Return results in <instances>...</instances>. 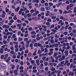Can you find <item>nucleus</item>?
Instances as JSON below:
<instances>
[{
    "label": "nucleus",
    "instance_id": "1",
    "mask_svg": "<svg viewBox=\"0 0 76 76\" xmlns=\"http://www.w3.org/2000/svg\"><path fill=\"white\" fill-rule=\"evenodd\" d=\"M65 59V56L63 55L61 58H60L59 59V61H63V60H64Z\"/></svg>",
    "mask_w": 76,
    "mask_h": 76
},
{
    "label": "nucleus",
    "instance_id": "2",
    "mask_svg": "<svg viewBox=\"0 0 76 76\" xmlns=\"http://www.w3.org/2000/svg\"><path fill=\"white\" fill-rule=\"evenodd\" d=\"M0 66H1V68L3 69H4L5 67H6V65L3 63H1Z\"/></svg>",
    "mask_w": 76,
    "mask_h": 76
},
{
    "label": "nucleus",
    "instance_id": "3",
    "mask_svg": "<svg viewBox=\"0 0 76 76\" xmlns=\"http://www.w3.org/2000/svg\"><path fill=\"white\" fill-rule=\"evenodd\" d=\"M18 72H19V71L16 70V69L14 71L13 73H14L15 76H16L17 75H18Z\"/></svg>",
    "mask_w": 76,
    "mask_h": 76
},
{
    "label": "nucleus",
    "instance_id": "4",
    "mask_svg": "<svg viewBox=\"0 0 76 76\" xmlns=\"http://www.w3.org/2000/svg\"><path fill=\"white\" fill-rule=\"evenodd\" d=\"M64 53H65V56L67 57L68 56V54H69V51L68 50L65 51Z\"/></svg>",
    "mask_w": 76,
    "mask_h": 76
},
{
    "label": "nucleus",
    "instance_id": "5",
    "mask_svg": "<svg viewBox=\"0 0 76 76\" xmlns=\"http://www.w3.org/2000/svg\"><path fill=\"white\" fill-rule=\"evenodd\" d=\"M74 72H71V71H70L69 73V76H73L74 75Z\"/></svg>",
    "mask_w": 76,
    "mask_h": 76
},
{
    "label": "nucleus",
    "instance_id": "6",
    "mask_svg": "<svg viewBox=\"0 0 76 76\" xmlns=\"http://www.w3.org/2000/svg\"><path fill=\"white\" fill-rule=\"evenodd\" d=\"M58 73V71L57 70H55V71L53 72H51V75H54V73Z\"/></svg>",
    "mask_w": 76,
    "mask_h": 76
},
{
    "label": "nucleus",
    "instance_id": "7",
    "mask_svg": "<svg viewBox=\"0 0 76 76\" xmlns=\"http://www.w3.org/2000/svg\"><path fill=\"white\" fill-rule=\"evenodd\" d=\"M45 8L44 7H42L41 8L40 10L41 12H44L45 10Z\"/></svg>",
    "mask_w": 76,
    "mask_h": 76
},
{
    "label": "nucleus",
    "instance_id": "8",
    "mask_svg": "<svg viewBox=\"0 0 76 76\" xmlns=\"http://www.w3.org/2000/svg\"><path fill=\"white\" fill-rule=\"evenodd\" d=\"M20 9L19 7H18L17 8L15 9L14 10L15 12H17L19 11V10Z\"/></svg>",
    "mask_w": 76,
    "mask_h": 76
},
{
    "label": "nucleus",
    "instance_id": "9",
    "mask_svg": "<svg viewBox=\"0 0 76 76\" xmlns=\"http://www.w3.org/2000/svg\"><path fill=\"white\" fill-rule=\"evenodd\" d=\"M45 8L46 10H50L51 9V8L49 7H46Z\"/></svg>",
    "mask_w": 76,
    "mask_h": 76
},
{
    "label": "nucleus",
    "instance_id": "10",
    "mask_svg": "<svg viewBox=\"0 0 76 76\" xmlns=\"http://www.w3.org/2000/svg\"><path fill=\"white\" fill-rule=\"evenodd\" d=\"M3 51H4V49L3 48H1L0 49V53L3 54Z\"/></svg>",
    "mask_w": 76,
    "mask_h": 76
},
{
    "label": "nucleus",
    "instance_id": "11",
    "mask_svg": "<svg viewBox=\"0 0 76 76\" xmlns=\"http://www.w3.org/2000/svg\"><path fill=\"white\" fill-rule=\"evenodd\" d=\"M72 50H76V47H75V45H72Z\"/></svg>",
    "mask_w": 76,
    "mask_h": 76
},
{
    "label": "nucleus",
    "instance_id": "12",
    "mask_svg": "<svg viewBox=\"0 0 76 76\" xmlns=\"http://www.w3.org/2000/svg\"><path fill=\"white\" fill-rule=\"evenodd\" d=\"M17 27H19L18 29H20L21 28V27H22V25L20 24H18L17 25Z\"/></svg>",
    "mask_w": 76,
    "mask_h": 76
},
{
    "label": "nucleus",
    "instance_id": "13",
    "mask_svg": "<svg viewBox=\"0 0 76 76\" xmlns=\"http://www.w3.org/2000/svg\"><path fill=\"white\" fill-rule=\"evenodd\" d=\"M69 61L68 60H66L65 62V64H64V65L65 66H67V64L69 63Z\"/></svg>",
    "mask_w": 76,
    "mask_h": 76
},
{
    "label": "nucleus",
    "instance_id": "14",
    "mask_svg": "<svg viewBox=\"0 0 76 76\" xmlns=\"http://www.w3.org/2000/svg\"><path fill=\"white\" fill-rule=\"evenodd\" d=\"M58 73L57 75V76H60V73H61V71L60 70H59L58 71Z\"/></svg>",
    "mask_w": 76,
    "mask_h": 76
},
{
    "label": "nucleus",
    "instance_id": "15",
    "mask_svg": "<svg viewBox=\"0 0 76 76\" xmlns=\"http://www.w3.org/2000/svg\"><path fill=\"white\" fill-rule=\"evenodd\" d=\"M32 39H30L29 40L27 41L26 42V43L27 44H29L30 43V41H31Z\"/></svg>",
    "mask_w": 76,
    "mask_h": 76
},
{
    "label": "nucleus",
    "instance_id": "16",
    "mask_svg": "<svg viewBox=\"0 0 76 76\" xmlns=\"http://www.w3.org/2000/svg\"><path fill=\"white\" fill-rule=\"evenodd\" d=\"M3 23H4V21L2 20L0 22V26H2L3 25Z\"/></svg>",
    "mask_w": 76,
    "mask_h": 76
},
{
    "label": "nucleus",
    "instance_id": "17",
    "mask_svg": "<svg viewBox=\"0 0 76 76\" xmlns=\"http://www.w3.org/2000/svg\"><path fill=\"white\" fill-rule=\"evenodd\" d=\"M54 47V44L50 45L49 46L50 48H53Z\"/></svg>",
    "mask_w": 76,
    "mask_h": 76
},
{
    "label": "nucleus",
    "instance_id": "18",
    "mask_svg": "<svg viewBox=\"0 0 76 76\" xmlns=\"http://www.w3.org/2000/svg\"><path fill=\"white\" fill-rule=\"evenodd\" d=\"M24 27H22L21 28V30L22 31V32H25V30H24Z\"/></svg>",
    "mask_w": 76,
    "mask_h": 76
},
{
    "label": "nucleus",
    "instance_id": "19",
    "mask_svg": "<svg viewBox=\"0 0 76 76\" xmlns=\"http://www.w3.org/2000/svg\"><path fill=\"white\" fill-rule=\"evenodd\" d=\"M50 42H51V43L53 44H54L55 43V42L54 41V39H51L50 40Z\"/></svg>",
    "mask_w": 76,
    "mask_h": 76
},
{
    "label": "nucleus",
    "instance_id": "20",
    "mask_svg": "<svg viewBox=\"0 0 76 76\" xmlns=\"http://www.w3.org/2000/svg\"><path fill=\"white\" fill-rule=\"evenodd\" d=\"M8 56H9L8 54H6L5 55V57L4 58V59H6V58H7L8 57Z\"/></svg>",
    "mask_w": 76,
    "mask_h": 76
},
{
    "label": "nucleus",
    "instance_id": "21",
    "mask_svg": "<svg viewBox=\"0 0 76 76\" xmlns=\"http://www.w3.org/2000/svg\"><path fill=\"white\" fill-rule=\"evenodd\" d=\"M11 28L12 29H14L15 28H16V25H15L14 26H11Z\"/></svg>",
    "mask_w": 76,
    "mask_h": 76
},
{
    "label": "nucleus",
    "instance_id": "22",
    "mask_svg": "<svg viewBox=\"0 0 76 76\" xmlns=\"http://www.w3.org/2000/svg\"><path fill=\"white\" fill-rule=\"evenodd\" d=\"M20 44L21 45H25V43L23 41H22L20 42Z\"/></svg>",
    "mask_w": 76,
    "mask_h": 76
},
{
    "label": "nucleus",
    "instance_id": "23",
    "mask_svg": "<svg viewBox=\"0 0 76 76\" xmlns=\"http://www.w3.org/2000/svg\"><path fill=\"white\" fill-rule=\"evenodd\" d=\"M65 27L64 26H61V28L60 29V31H62V30H63V29H64Z\"/></svg>",
    "mask_w": 76,
    "mask_h": 76
},
{
    "label": "nucleus",
    "instance_id": "24",
    "mask_svg": "<svg viewBox=\"0 0 76 76\" xmlns=\"http://www.w3.org/2000/svg\"><path fill=\"white\" fill-rule=\"evenodd\" d=\"M56 70V68H51V71L52 72H54Z\"/></svg>",
    "mask_w": 76,
    "mask_h": 76
},
{
    "label": "nucleus",
    "instance_id": "25",
    "mask_svg": "<svg viewBox=\"0 0 76 76\" xmlns=\"http://www.w3.org/2000/svg\"><path fill=\"white\" fill-rule=\"evenodd\" d=\"M45 50L44 51V53H46L48 52V49H47V48H45Z\"/></svg>",
    "mask_w": 76,
    "mask_h": 76
},
{
    "label": "nucleus",
    "instance_id": "26",
    "mask_svg": "<svg viewBox=\"0 0 76 76\" xmlns=\"http://www.w3.org/2000/svg\"><path fill=\"white\" fill-rule=\"evenodd\" d=\"M41 51H42L43 52L45 50V49H44V46L42 47V48H41Z\"/></svg>",
    "mask_w": 76,
    "mask_h": 76
},
{
    "label": "nucleus",
    "instance_id": "27",
    "mask_svg": "<svg viewBox=\"0 0 76 76\" xmlns=\"http://www.w3.org/2000/svg\"><path fill=\"white\" fill-rule=\"evenodd\" d=\"M33 2H34V3L36 2L38 3V0H33L32 1Z\"/></svg>",
    "mask_w": 76,
    "mask_h": 76
},
{
    "label": "nucleus",
    "instance_id": "28",
    "mask_svg": "<svg viewBox=\"0 0 76 76\" xmlns=\"http://www.w3.org/2000/svg\"><path fill=\"white\" fill-rule=\"evenodd\" d=\"M2 9H3V7H2V6H0V12H3Z\"/></svg>",
    "mask_w": 76,
    "mask_h": 76
},
{
    "label": "nucleus",
    "instance_id": "29",
    "mask_svg": "<svg viewBox=\"0 0 76 76\" xmlns=\"http://www.w3.org/2000/svg\"><path fill=\"white\" fill-rule=\"evenodd\" d=\"M9 9H7V8L6 7L5 8V11L7 13H8L9 12Z\"/></svg>",
    "mask_w": 76,
    "mask_h": 76
},
{
    "label": "nucleus",
    "instance_id": "30",
    "mask_svg": "<svg viewBox=\"0 0 76 76\" xmlns=\"http://www.w3.org/2000/svg\"><path fill=\"white\" fill-rule=\"evenodd\" d=\"M49 4L50 6H53V3L51 2H50L49 3Z\"/></svg>",
    "mask_w": 76,
    "mask_h": 76
},
{
    "label": "nucleus",
    "instance_id": "31",
    "mask_svg": "<svg viewBox=\"0 0 76 76\" xmlns=\"http://www.w3.org/2000/svg\"><path fill=\"white\" fill-rule=\"evenodd\" d=\"M31 34H32V35H34V34H36V33L35 32V31H33L31 32Z\"/></svg>",
    "mask_w": 76,
    "mask_h": 76
},
{
    "label": "nucleus",
    "instance_id": "32",
    "mask_svg": "<svg viewBox=\"0 0 76 76\" xmlns=\"http://www.w3.org/2000/svg\"><path fill=\"white\" fill-rule=\"evenodd\" d=\"M36 55H37V51H36L35 52H34L33 53V56H36Z\"/></svg>",
    "mask_w": 76,
    "mask_h": 76
},
{
    "label": "nucleus",
    "instance_id": "33",
    "mask_svg": "<svg viewBox=\"0 0 76 76\" xmlns=\"http://www.w3.org/2000/svg\"><path fill=\"white\" fill-rule=\"evenodd\" d=\"M49 50L50 51V52H53L54 51V49L53 48L50 49H49Z\"/></svg>",
    "mask_w": 76,
    "mask_h": 76
},
{
    "label": "nucleus",
    "instance_id": "34",
    "mask_svg": "<svg viewBox=\"0 0 76 76\" xmlns=\"http://www.w3.org/2000/svg\"><path fill=\"white\" fill-rule=\"evenodd\" d=\"M53 53V52H50L48 53L49 56H51V54H52Z\"/></svg>",
    "mask_w": 76,
    "mask_h": 76
},
{
    "label": "nucleus",
    "instance_id": "35",
    "mask_svg": "<svg viewBox=\"0 0 76 76\" xmlns=\"http://www.w3.org/2000/svg\"><path fill=\"white\" fill-rule=\"evenodd\" d=\"M57 17H56V16H53L51 18V19H55Z\"/></svg>",
    "mask_w": 76,
    "mask_h": 76
},
{
    "label": "nucleus",
    "instance_id": "36",
    "mask_svg": "<svg viewBox=\"0 0 76 76\" xmlns=\"http://www.w3.org/2000/svg\"><path fill=\"white\" fill-rule=\"evenodd\" d=\"M28 38H25V39H24V41H25V42H26V41H28Z\"/></svg>",
    "mask_w": 76,
    "mask_h": 76
},
{
    "label": "nucleus",
    "instance_id": "37",
    "mask_svg": "<svg viewBox=\"0 0 76 76\" xmlns=\"http://www.w3.org/2000/svg\"><path fill=\"white\" fill-rule=\"evenodd\" d=\"M55 37H56V38H58L59 37L57 35V34H55Z\"/></svg>",
    "mask_w": 76,
    "mask_h": 76
},
{
    "label": "nucleus",
    "instance_id": "38",
    "mask_svg": "<svg viewBox=\"0 0 76 76\" xmlns=\"http://www.w3.org/2000/svg\"><path fill=\"white\" fill-rule=\"evenodd\" d=\"M63 34L64 35H67V32L66 31L64 32Z\"/></svg>",
    "mask_w": 76,
    "mask_h": 76
},
{
    "label": "nucleus",
    "instance_id": "39",
    "mask_svg": "<svg viewBox=\"0 0 76 76\" xmlns=\"http://www.w3.org/2000/svg\"><path fill=\"white\" fill-rule=\"evenodd\" d=\"M24 67L23 66H20V68L19 69L20 70H23Z\"/></svg>",
    "mask_w": 76,
    "mask_h": 76
},
{
    "label": "nucleus",
    "instance_id": "40",
    "mask_svg": "<svg viewBox=\"0 0 76 76\" xmlns=\"http://www.w3.org/2000/svg\"><path fill=\"white\" fill-rule=\"evenodd\" d=\"M13 19L14 20H16L17 19V18L16 17V15H15L14 16V18H13Z\"/></svg>",
    "mask_w": 76,
    "mask_h": 76
},
{
    "label": "nucleus",
    "instance_id": "41",
    "mask_svg": "<svg viewBox=\"0 0 76 76\" xmlns=\"http://www.w3.org/2000/svg\"><path fill=\"white\" fill-rule=\"evenodd\" d=\"M54 47H58V45L57 44H56L55 45L54 44Z\"/></svg>",
    "mask_w": 76,
    "mask_h": 76
},
{
    "label": "nucleus",
    "instance_id": "42",
    "mask_svg": "<svg viewBox=\"0 0 76 76\" xmlns=\"http://www.w3.org/2000/svg\"><path fill=\"white\" fill-rule=\"evenodd\" d=\"M69 7H70V6L69 5L67 6L66 8V10H69Z\"/></svg>",
    "mask_w": 76,
    "mask_h": 76
},
{
    "label": "nucleus",
    "instance_id": "43",
    "mask_svg": "<svg viewBox=\"0 0 76 76\" xmlns=\"http://www.w3.org/2000/svg\"><path fill=\"white\" fill-rule=\"evenodd\" d=\"M23 40V39L22 38H21L20 37H19V41H22Z\"/></svg>",
    "mask_w": 76,
    "mask_h": 76
},
{
    "label": "nucleus",
    "instance_id": "44",
    "mask_svg": "<svg viewBox=\"0 0 76 76\" xmlns=\"http://www.w3.org/2000/svg\"><path fill=\"white\" fill-rule=\"evenodd\" d=\"M21 47L23 50H25V45H21Z\"/></svg>",
    "mask_w": 76,
    "mask_h": 76
},
{
    "label": "nucleus",
    "instance_id": "45",
    "mask_svg": "<svg viewBox=\"0 0 76 76\" xmlns=\"http://www.w3.org/2000/svg\"><path fill=\"white\" fill-rule=\"evenodd\" d=\"M26 48H28V47H29V44H26Z\"/></svg>",
    "mask_w": 76,
    "mask_h": 76
},
{
    "label": "nucleus",
    "instance_id": "46",
    "mask_svg": "<svg viewBox=\"0 0 76 76\" xmlns=\"http://www.w3.org/2000/svg\"><path fill=\"white\" fill-rule=\"evenodd\" d=\"M64 18V17H63V16H61L60 17V19H61L62 20H63Z\"/></svg>",
    "mask_w": 76,
    "mask_h": 76
},
{
    "label": "nucleus",
    "instance_id": "47",
    "mask_svg": "<svg viewBox=\"0 0 76 76\" xmlns=\"http://www.w3.org/2000/svg\"><path fill=\"white\" fill-rule=\"evenodd\" d=\"M38 46L39 47H40V48H42V47H43V46H42V45L41 44H38Z\"/></svg>",
    "mask_w": 76,
    "mask_h": 76
},
{
    "label": "nucleus",
    "instance_id": "48",
    "mask_svg": "<svg viewBox=\"0 0 76 76\" xmlns=\"http://www.w3.org/2000/svg\"><path fill=\"white\" fill-rule=\"evenodd\" d=\"M37 41L36 40V39H32V42H36Z\"/></svg>",
    "mask_w": 76,
    "mask_h": 76
},
{
    "label": "nucleus",
    "instance_id": "49",
    "mask_svg": "<svg viewBox=\"0 0 76 76\" xmlns=\"http://www.w3.org/2000/svg\"><path fill=\"white\" fill-rule=\"evenodd\" d=\"M45 70L46 71H48V67L46 66L45 68Z\"/></svg>",
    "mask_w": 76,
    "mask_h": 76
},
{
    "label": "nucleus",
    "instance_id": "50",
    "mask_svg": "<svg viewBox=\"0 0 76 76\" xmlns=\"http://www.w3.org/2000/svg\"><path fill=\"white\" fill-rule=\"evenodd\" d=\"M48 22H51V19L50 18H49L48 20Z\"/></svg>",
    "mask_w": 76,
    "mask_h": 76
},
{
    "label": "nucleus",
    "instance_id": "51",
    "mask_svg": "<svg viewBox=\"0 0 76 76\" xmlns=\"http://www.w3.org/2000/svg\"><path fill=\"white\" fill-rule=\"evenodd\" d=\"M21 34V31H18V32L17 34L18 35H20V34Z\"/></svg>",
    "mask_w": 76,
    "mask_h": 76
},
{
    "label": "nucleus",
    "instance_id": "52",
    "mask_svg": "<svg viewBox=\"0 0 76 76\" xmlns=\"http://www.w3.org/2000/svg\"><path fill=\"white\" fill-rule=\"evenodd\" d=\"M33 72L34 73H37V70L36 69H34V70H33Z\"/></svg>",
    "mask_w": 76,
    "mask_h": 76
},
{
    "label": "nucleus",
    "instance_id": "53",
    "mask_svg": "<svg viewBox=\"0 0 76 76\" xmlns=\"http://www.w3.org/2000/svg\"><path fill=\"white\" fill-rule=\"evenodd\" d=\"M53 14H50L49 15V16L52 18L53 16Z\"/></svg>",
    "mask_w": 76,
    "mask_h": 76
},
{
    "label": "nucleus",
    "instance_id": "54",
    "mask_svg": "<svg viewBox=\"0 0 76 76\" xmlns=\"http://www.w3.org/2000/svg\"><path fill=\"white\" fill-rule=\"evenodd\" d=\"M48 62H45L44 63L45 66H48Z\"/></svg>",
    "mask_w": 76,
    "mask_h": 76
},
{
    "label": "nucleus",
    "instance_id": "55",
    "mask_svg": "<svg viewBox=\"0 0 76 76\" xmlns=\"http://www.w3.org/2000/svg\"><path fill=\"white\" fill-rule=\"evenodd\" d=\"M70 16L71 18H72V17H74V16H75V15L74 14H71V15H70Z\"/></svg>",
    "mask_w": 76,
    "mask_h": 76
},
{
    "label": "nucleus",
    "instance_id": "56",
    "mask_svg": "<svg viewBox=\"0 0 76 76\" xmlns=\"http://www.w3.org/2000/svg\"><path fill=\"white\" fill-rule=\"evenodd\" d=\"M19 51V48H16L15 49V52H18Z\"/></svg>",
    "mask_w": 76,
    "mask_h": 76
},
{
    "label": "nucleus",
    "instance_id": "57",
    "mask_svg": "<svg viewBox=\"0 0 76 76\" xmlns=\"http://www.w3.org/2000/svg\"><path fill=\"white\" fill-rule=\"evenodd\" d=\"M70 47L69 46H68L67 47H66V50H69V49H70Z\"/></svg>",
    "mask_w": 76,
    "mask_h": 76
},
{
    "label": "nucleus",
    "instance_id": "58",
    "mask_svg": "<svg viewBox=\"0 0 76 76\" xmlns=\"http://www.w3.org/2000/svg\"><path fill=\"white\" fill-rule=\"evenodd\" d=\"M15 67V66L14 65H13L11 69H14Z\"/></svg>",
    "mask_w": 76,
    "mask_h": 76
},
{
    "label": "nucleus",
    "instance_id": "59",
    "mask_svg": "<svg viewBox=\"0 0 76 76\" xmlns=\"http://www.w3.org/2000/svg\"><path fill=\"white\" fill-rule=\"evenodd\" d=\"M41 3L43 4L45 3V1L44 0H42L41 1Z\"/></svg>",
    "mask_w": 76,
    "mask_h": 76
},
{
    "label": "nucleus",
    "instance_id": "60",
    "mask_svg": "<svg viewBox=\"0 0 76 76\" xmlns=\"http://www.w3.org/2000/svg\"><path fill=\"white\" fill-rule=\"evenodd\" d=\"M42 27H43V28H45V29H46V28H47V26H45L44 25H42Z\"/></svg>",
    "mask_w": 76,
    "mask_h": 76
},
{
    "label": "nucleus",
    "instance_id": "61",
    "mask_svg": "<svg viewBox=\"0 0 76 76\" xmlns=\"http://www.w3.org/2000/svg\"><path fill=\"white\" fill-rule=\"evenodd\" d=\"M30 12L31 13H34V10L32 9L30 10Z\"/></svg>",
    "mask_w": 76,
    "mask_h": 76
},
{
    "label": "nucleus",
    "instance_id": "62",
    "mask_svg": "<svg viewBox=\"0 0 76 76\" xmlns=\"http://www.w3.org/2000/svg\"><path fill=\"white\" fill-rule=\"evenodd\" d=\"M76 60V57L74 58L73 59V63H75V61Z\"/></svg>",
    "mask_w": 76,
    "mask_h": 76
},
{
    "label": "nucleus",
    "instance_id": "63",
    "mask_svg": "<svg viewBox=\"0 0 76 76\" xmlns=\"http://www.w3.org/2000/svg\"><path fill=\"white\" fill-rule=\"evenodd\" d=\"M45 6H48V3H45Z\"/></svg>",
    "mask_w": 76,
    "mask_h": 76
},
{
    "label": "nucleus",
    "instance_id": "64",
    "mask_svg": "<svg viewBox=\"0 0 76 76\" xmlns=\"http://www.w3.org/2000/svg\"><path fill=\"white\" fill-rule=\"evenodd\" d=\"M76 54H73L72 55V56L73 57H76Z\"/></svg>",
    "mask_w": 76,
    "mask_h": 76
}]
</instances>
